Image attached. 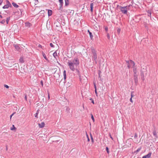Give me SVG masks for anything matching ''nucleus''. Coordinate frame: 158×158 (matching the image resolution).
I'll list each match as a JSON object with an SVG mask.
<instances>
[{
  "mask_svg": "<svg viewBox=\"0 0 158 158\" xmlns=\"http://www.w3.org/2000/svg\"><path fill=\"white\" fill-rule=\"evenodd\" d=\"M130 5H127L123 7L121 6L118 5L117 6V9L120 11L124 14H127V10L130 9L129 7Z\"/></svg>",
  "mask_w": 158,
  "mask_h": 158,
  "instance_id": "obj_1",
  "label": "nucleus"
},
{
  "mask_svg": "<svg viewBox=\"0 0 158 158\" xmlns=\"http://www.w3.org/2000/svg\"><path fill=\"white\" fill-rule=\"evenodd\" d=\"M91 52L93 55L92 56L93 60L95 62V63L97 64V56L96 53L97 51L94 49V48L92 47L91 48Z\"/></svg>",
  "mask_w": 158,
  "mask_h": 158,
  "instance_id": "obj_2",
  "label": "nucleus"
},
{
  "mask_svg": "<svg viewBox=\"0 0 158 158\" xmlns=\"http://www.w3.org/2000/svg\"><path fill=\"white\" fill-rule=\"evenodd\" d=\"M147 73L148 71L146 68H143L141 69L140 75L141 76V79L143 81L144 80V77L147 76Z\"/></svg>",
  "mask_w": 158,
  "mask_h": 158,
  "instance_id": "obj_3",
  "label": "nucleus"
},
{
  "mask_svg": "<svg viewBox=\"0 0 158 158\" xmlns=\"http://www.w3.org/2000/svg\"><path fill=\"white\" fill-rule=\"evenodd\" d=\"M68 66H69L70 69L73 71H74L75 69L74 68V64L71 61L69 60L68 63Z\"/></svg>",
  "mask_w": 158,
  "mask_h": 158,
  "instance_id": "obj_4",
  "label": "nucleus"
},
{
  "mask_svg": "<svg viewBox=\"0 0 158 158\" xmlns=\"http://www.w3.org/2000/svg\"><path fill=\"white\" fill-rule=\"evenodd\" d=\"M126 62L127 64V67L128 69H130L131 67H134L135 65L134 62L131 60L129 61H126Z\"/></svg>",
  "mask_w": 158,
  "mask_h": 158,
  "instance_id": "obj_5",
  "label": "nucleus"
},
{
  "mask_svg": "<svg viewBox=\"0 0 158 158\" xmlns=\"http://www.w3.org/2000/svg\"><path fill=\"white\" fill-rule=\"evenodd\" d=\"M9 7H12L11 4L8 0H6V4L2 7V8L3 9H6L8 8Z\"/></svg>",
  "mask_w": 158,
  "mask_h": 158,
  "instance_id": "obj_6",
  "label": "nucleus"
},
{
  "mask_svg": "<svg viewBox=\"0 0 158 158\" xmlns=\"http://www.w3.org/2000/svg\"><path fill=\"white\" fill-rule=\"evenodd\" d=\"M54 26L56 27V28L58 30H59L60 27L61 26L60 23L58 22V21H56L54 24Z\"/></svg>",
  "mask_w": 158,
  "mask_h": 158,
  "instance_id": "obj_7",
  "label": "nucleus"
},
{
  "mask_svg": "<svg viewBox=\"0 0 158 158\" xmlns=\"http://www.w3.org/2000/svg\"><path fill=\"white\" fill-rule=\"evenodd\" d=\"M73 64L76 66H77L79 64V59L78 58L75 57V58L72 62Z\"/></svg>",
  "mask_w": 158,
  "mask_h": 158,
  "instance_id": "obj_8",
  "label": "nucleus"
},
{
  "mask_svg": "<svg viewBox=\"0 0 158 158\" xmlns=\"http://www.w3.org/2000/svg\"><path fill=\"white\" fill-rule=\"evenodd\" d=\"M75 73L76 74V75H78L80 79H81V73L80 71H79L78 69H75Z\"/></svg>",
  "mask_w": 158,
  "mask_h": 158,
  "instance_id": "obj_9",
  "label": "nucleus"
},
{
  "mask_svg": "<svg viewBox=\"0 0 158 158\" xmlns=\"http://www.w3.org/2000/svg\"><path fill=\"white\" fill-rule=\"evenodd\" d=\"M60 2V7L59 10H61L63 9V0H58Z\"/></svg>",
  "mask_w": 158,
  "mask_h": 158,
  "instance_id": "obj_10",
  "label": "nucleus"
},
{
  "mask_svg": "<svg viewBox=\"0 0 158 158\" xmlns=\"http://www.w3.org/2000/svg\"><path fill=\"white\" fill-rule=\"evenodd\" d=\"M152 155V152H150L147 155L143 156L142 157L143 158H150Z\"/></svg>",
  "mask_w": 158,
  "mask_h": 158,
  "instance_id": "obj_11",
  "label": "nucleus"
},
{
  "mask_svg": "<svg viewBox=\"0 0 158 158\" xmlns=\"http://www.w3.org/2000/svg\"><path fill=\"white\" fill-rule=\"evenodd\" d=\"M38 125L39 127L40 128H43L45 126V124L44 122H42L41 123H39Z\"/></svg>",
  "mask_w": 158,
  "mask_h": 158,
  "instance_id": "obj_12",
  "label": "nucleus"
},
{
  "mask_svg": "<svg viewBox=\"0 0 158 158\" xmlns=\"http://www.w3.org/2000/svg\"><path fill=\"white\" fill-rule=\"evenodd\" d=\"M14 47H15V48L18 51H19L20 49L19 46L17 45L14 44Z\"/></svg>",
  "mask_w": 158,
  "mask_h": 158,
  "instance_id": "obj_13",
  "label": "nucleus"
},
{
  "mask_svg": "<svg viewBox=\"0 0 158 158\" xmlns=\"http://www.w3.org/2000/svg\"><path fill=\"white\" fill-rule=\"evenodd\" d=\"M134 79L135 84H137L138 82V76L134 77Z\"/></svg>",
  "mask_w": 158,
  "mask_h": 158,
  "instance_id": "obj_14",
  "label": "nucleus"
},
{
  "mask_svg": "<svg viewBox=\"0 0 158 158\" xmlns=\"http://www.w3.org/2000/svg\"><path fill=\"white\" fill-rule=\"evenodd\" d=\"M52 11L50 10H48V15L49 16H51L52 15Z\"/></svg>",
  "mask_w": 158,
  "mask_h": 158,
  "instance_id": "obj_15",
  "label": "nucleus"
},
{
  "mask_svg": "<svg viewBox=\"0 0 158 158\" xmlns=\"http://www.w3.org/2000/svg\"><path fill=\"white\" fill-rule=\"evenodd\" d=\"M19 61L21 63H23L24 62L23 58V57H20L19 59Z\"/></svg>",
  "mask_w": 158,
  "mask_h": 158,
  "instance_id": "obj_16",
  "label": "nucleus"
},
{
  "mask_svg": "<svg viewBox=\"0 0 158 158\" xmlns=\"http://www.w3.org/2000/svg\"><path fill=\"white\" fill-rule=\"evenodd\" d=\"M31 24L29 22H26L25 23V26L26 27H31Z\"/></svg>",
  "mask_w": 158,
  "mask_h": 158,
  "instance_id": "obj_17",
  "label": "nucleus"
},
{
  "mask_svg": "<svg viewBox=\"0 0 158 158\" xmlns=\"http://www.w3.org/2000/svg\"><path fill=\"white\" fill-rule=\"evenodd\" d=\"M153 135L155 136V137H156V138H157L158 137H157V133H156V130H154L153 131Z\"/></svg>",
  "mask_w": 158,
  "mask_h": 158,
  "instance_id": "obj_18",
  "label": "nucleus"
},
{
  "mask_svg": "<svg viewBox=\"0 0 158 158\" xmlns=\"http://www.w3.org/2000/svg\"><path fill=\"white\" fill-rule=\"evenodd\" d=\"M12 4L14 7L16 8H18L19 6L16 3L14 2L12 3Z\"/></svg>",
  "mask_w": 158,
  "mask_h": 158,
  "instance_id": "obj_19",
  "label": "nucleus"
},
{
  "mask_svg": "<svg viewBox=\"0 0 158 158\" xmlns=\"http://www.w3.org/2000/svg\"><path fill=\"white\" fill-rule=\"evenodd\" d=\"M42 54L43 57H44V58L46 60H48V59L47 58V57L46 56L45 54V53L43 52H42Z\"/></svg>",
  "mask_w": 158,
  "mask_h": 158,
  "instance_id": "obj_20",
  "label": "nucleus"
},
{
  "mask_svg": "<svg viewBox=\"0 0 158 158\" xmlns=\"http://www.w3.org/2000/svg\"><path fill=\"white\" fill-rule=\"evenodd\" d=\"M65 2V6H67L69 4V0H64Z\"/></svg>",
  "mask_w": 158,
  "mask_h": 158,
  "instance_id": "obj_21",
  "label": "nucleus"
},
{
  "mask_svg": "<svg viewBox=\"0 0 158 158\" xmlns=\"http://www.w3.org/2000/svg\"><path fill=\"white\" fill-rule=\"evenodd\" d=\"M94 4L93 3H91L90 4V11L91 12H93V7Z\"/></svg>",
  "mask_w": 158,
  "mask_h": 158,
  "instance_id": "obj_22",
  "label": "nucleus"
},
{
  "mask_svg": "<svg viewBox=\"0 0 158 158\" xmlns=\"http://www.w3.org/2000/svg\"><path fill=\"white\" fill-rule=\"evenodd\" d=\"M141 149V148H138L136 151L134 152V153H137Z\"/></svg>",
  "mask_w": 158,
  "mask_h": 158,
  "instance_id": "obj_23",
  "label": "nucleus"
},
{
  "mask_svg": "<svg viewBox=\"0 0 158 158\" xmlns=\"http://www.w3.org/2000/svg\"><path fill=\"white\" fill-rule=\"evenodd\" d=\"M148 16L149 17H151V12L150 10H148Z\"/></svg>",
  "mask_w": 158,
  "mask_h": 158,
  "instance_id": "obj_24",
  "label": "nucleus"
},
{
  "mask_svg": "<svg viewBox=\"0 0 158 158\" xmlns=\"http://www.w3.org/2000/svg\"><path fill=\"white\" fill-rule=\"evenodd\" d=\"M10 17H7L6 18V23L7 24H8V23L9 22V20H10Z\"/></svg>",
  "mask_w": 158,
  "mask_h": 158,
  "instance_id": "obj_25",
  "label": "nucleus"
},
{
  "mask_svg": "<svg viewBox=\"0 0 158 158\" xmlns=\"http://www.w3.org/2000/svg\"><path fill=\"white\" fill-rule=\"evenodd\" d=\"M89 35L90 36V38L91 40H92L93 38V36L92 35V33L91 32H90L89 33Z\"/></svg>",
  "mask_w": 158,
  "mask_h": 158,
  "instance_id": "obj_26",
  "label": "nucleus"
},
{
  "mask_svg": "<svg viewBox=\"0 0 158 158\" xmlns=\"http://www.w3.org/2000/svg\"><path fill=\"white\" fill-rule=\"evenodd\" d=\"M53 56L55 57V58H56V57L57 56V53L55 52L53 54Z\"/></svg>",
  "mask_w": 158,
  "mask_h": 158,
  "instance_id": "obj_27",
  "label": "nucleus"
},
{
  "mask_svg": "<svg viewBox=\"0 0 158 158\" xmlns=\"http://www.w3.org/2000/svg\"><path fill=\"white\" fill-rule=\"evenodd\" d=\"M12 127H13V128H11V130H16V128L15 127V126L14 125H12Z\"/></svg>",
  "mask_w": 158,
  "mask_h": 158,
  "instance_id": "obj_28",
  "label": "nucleus"
},
{
  "mask_svg": "<svg viewBox=\"0 0 158 158\" xmlns=\"http://www.w3.org/2000/svg\"><path fill=\"white\" fill-rule=\"evenodd\" d=\"M91 118H92V120L93 121V122H94L95 121V120H94V116L92 114H91Z\"/></svg>",
  "mask_w": 158,
  "mask_h": 158,
  "instance_id": "obj_29",
  "label": "nucleus"
},
{
  "mask_svg": "<svg viewBox=\"0 0 158 158\" xmlns=\"http://www.w3.org/2000/svg\"><path fill=\"white\" fill-rule=\"evenodd\" d=\"M90 138H91V141L93 143L94 142V140L93 139V136L91 134H90Z\"/></svg>",
  "mask_w": 158,
  "mask_h": 158,
  "instance_id": "obj_30",
  "label": "nucleus"
},
{
  "mask_svg": "<svg viewBox=\"0 0 158 158\" xmlns=\"http://www.w3.org/2000/svg\"><path fill=\"white\" fill-rule=\"evenodd\" d=\"M106 152L107 153L109 154V148L108 147H106Z\"/></svg>",
  "mask_w": 158,
  "mask_h": 158,
  "instance_id": "obj_31",
  "label": "nucleus"
},
{
  "mask_svg": "<svg viewBox=\"0 0 158 158\" xmlns=\"http://www.w3.org/2000/svg\"><path fill=\"white\" fill-rule=\"evenodd\" d=\"M133 71L134 73H137V70H136V68H134L133 70Z\"/></svg>",
  "mask_w": 158,
  "mask_h": 158,
  "instance_id": "obj_32",
  "label": "nucleus"
},
{
  "mask_svg": "<svg viewBox=\"0 0 158 158\" xmlns=\"http://www.w3.org/2000/svg\"><path fill=\"white\" fill-rule=\"evenodd\" d=\"M5 20L4 19L2 20V21H0V23L3 24L5 23Z\"/></svg>",
  "mask_w": 158,
  "mask_h": 158,
  "instance_id": "obj_33",
  "label": "nucleus"
},
{
  "mask_svg": "<svg viewBox=\"0 0 158 158\" xmlns=\"http://www.w3.org/2000/svg\"><path fill=\"white\" fill-rule=\"evenodd\" d=\"M133 76H134H134H138V75H137V73H134Z\"/></svg>",
  "mask_w": 158,
  "mask_h": 158,
  "instance_id": "obj_34",
  "label": "nucleus"
},
{
  "mask_svg": "<svg viewBox=\"0 0 158 158\" xmlns=\"http://www.w3.org/2000/svg\"><path fill=\"white\" fill-rule=\"evenodd\" d=\"M40 84H41V85L43 87V85H44L43 81H42V80L41 81H40Z\"/></svg>",
  "mask_w": 158,
  "mask_h": 158,
  "instance_id": "obj_35",
  "label": "nucleus"
},
{
  "mask_svg": "<svg viewBox=\"0 0 158 158\" xmlns=\"http://www.w3.org/2000/svg\"><path fill=\"white\" fill-rule=\"evenodd\" d=\"M50 45L51 47H52V48L54 47V46L52 43H50Z\"/></svg>",
  "mask_w": 158,
  "mask_h": 158,
  "instance_id": "obj_36",
  "label": "nucleus"
},
{
  "mask_svg": "<svg viewBox=\"0 0 158 158\" xmlns=\"http://www.w3.org/2000/svg\"><path fill=\"white\" fill-rule=\"evenodd\" d=\"M86 136L87 138V140L88 142H89L90 141V139L89 138V136L88 135L86 134Z\"/></svg>",
  "mask_w": 158,
  "mask_h": 158,
  "instance_id": "obj_37",
  "label": "nucleus"
},
{
  "mask_svg": "<svg viewBox=\"0 0 158 158\" xmlns=\"http://www.w3.org/2000/svg\"><path fill=\"white\" fill-rule=\"evenodd\" d=\"M90 100L92 102L93 104H94V100H93V99L92 98H91L90 99Z\"/></svg>",
  "mask_w": 158,
  "mask_h": 158,
  "instance_id": "obj_38",
  "label": "nucleus"
},
{
  "mask_svg": "<svg viewBox=\"0 0 158 158\" xmlns=\"http://www.w3.org/2000/svg\"><path fill=\"white\" fill-rule=\"evenodd\" d=\"M109 136H110V138H111V139L112 140H114V139H113V138L112 137V136H111V134H110H110H109Z\"/></svg>",
  "mask_w": 158,
  "mask_h": 158,
  "instance_id": "obj_39",
  "label": "nucleus"
},
{
  "mask_svg": "<svg viewBox=\"0 0 158 158\" xmlns=\"http://www.w3.org/2000/svg\"><path fill=\"white\" fill-rule=\"evenodd\" d=\"M4 86L7 89L9 88V86L8 85H4Z\"/></svg>",
  "mask_w": 158,
  "mask_h": 158,
  "instance_id": "obj_40",
  "label": "nucleus"
},
{
  "mask_svg": "<svg viewBox=\"0 0 158 158\" xmlns=\"http://www.w3.org/2000/svg\"><path fill=\"white\" fill-rule=\"evenodd\" d=\"M105 29L106 31H107L108 30V27H105Z\"/></svg>",
  "mask_w": 158,
  "mask_h": 158,
  "instance_id": "obj_41",
  "label": "nucleus"
},
{
  "mask_svg": "<svg viewBox=\"0 0 158 158\" xmlns=\"http://www.w3.org/2000/svg\"><path fill=\"white\" fill-rule=\"evenodd\" d=\"M121 30L120 28H118L117 29V31L118 33H119L120 31Z\"/></svg>",
  "mask_w": 158,
  "mask_h": 158,
  "instance_id": "obj_42",
  "label": "nucleus"
},
{
  "mask_svg": "<svg viewBox=\"0 0 158 158\" xmlns=\"http://www.w3.org/2000/svg\"><path fill=\"white\" fill-rule=\"evenodd\" d=\"M107 36L108 39H110V36L108 33H107Z\"/></svg>",
  "mask_w": 158,
  "mask_h": 158,
  "instance_id": "obj_43",
  "label": "nucleus"
},
{
  "mask_svg": "<svg viewBox=\"0 0 158 158\" xmlns=\"http://www.w3.org/2000/svg\"><path fill=\"white\" fill-rule=\"evenodd\" d=\"M38 114L37 113H35V116L36 118H38Z\"/></svg>",
  "mask_w": 158,
  "mask_h": 158,
  "instance_id": "obj_44",
  "label": "nucleus"
},
{
  "mask_svg": "<svg viewBox=\"0 0 158 158\" xmlns=\"http://www.w3.org/2000/svg\"><path fill=\"white\" fill-rule=\"evenodd\" d=\"M63 76L66 75V71L65 70L63 71Z\"/></svg>",
  "mask_w": 158,
  "mask_h": 158,
  "instance_id": "obj_45",
  "label": "nucleus"
},
{
  "mask_svg": "<svg viewBox=\"0 0 158 158\" xmlns=\"http://www.w3.org/2000/svg\"><path fill=\"white\" fill-rule=\"evenodd\" d=\"M137 134L136 133H135V135H134V138H137Z\"/></svg>",
  "mask_w": 158,
  "mask_h": 158,
  "instance_id": "obj_46",
  "label": "nucleus"
},
{
  "mask_svg": "<svg viewBox=\"0 0 158 158\" xmlns=\"http://www.w3.org/2000/svg\"><path fill=\"white\" fill-rule=\"evenodd\" d=\"M64 82L65 83L66 82V81H65V79H66V75L64 76Z\"/></svg>",
  "mask_w": 158,
  "mask_h": 158,
  "instance_id": "obj_47",
  "label": "nucleus"
},
{
  "mask_svg": "<svg viewBox=\"0 0 158 158\" xmlns=\"http://www.w3.org/2000/svg\"><path fill=\"white\" fill-rule=\"evenodd\" d=\"M3 2V0H0V5H1Z\"/></svg>",
  "mask_w": 158,
  "mask_h": 158,
  "instance_id": "obj_48",
  "label": "nucleus"
},
{
  "mask_svg": "<svg viewBox=\"0 0 158 158\" xmlns=\"http://www.w3.org/2000/svg\"><path fill=\"white\" fill-rule=\"evenodd\" d=\"M101 73V72L100 71H99V73H98L99 77H101V76H100V75Z\"/></svg>",
  "mask_w": 158,
  "mask_h": 158,
  "instance_id": "obj_49",
  "label": "nucleus"
},
{
  "mask_svg": "<svg viewBox=\"0 0 158 158\" xmlns=\"http://www.w3.org/2000/svg\"><path fill=\"white\" fill-rule=\"evenodd\" d=\"M95 94H96V95L97 96H98V94H97V90L96 89H95Z\"/></svg>",
  "mask_w": 158,
  "mask_h": 158,
  "instance_id": "obj_50",
  "label": "nucleus"
},
{
  "mask_svg": "<svg viewBox=\"0 0 158 158\" xmlns=\"http://www.w3.org/2000/svg\"><path fill=\"white\" fill-rule=\"evenodd\" d=\"M130 101L131 102H133V101H132V98H131L130 99Z\"/></svg>",
  "mask_w": 158,
  "mask_h": 158,
  "instance_id": "obj_51",
  "label": "nucleus"
},
{
  "mask_svg": "<svg viewBox=\"0 0 158 158\" xmlns=\"http://www.w3.org/2000/svg\"><path fill=\"white\" fill-rule=\"evenodd\" d=\"M25 99L26 100H27V95H26L25 96Z\"/></svg>",
  "mask_w": 158,
  "mask_h": 158,
  "instance_id": "obj_52",
  "label": "nucleus"
},
{
  "mask_svg": "<svg viewBox=\"0 0 158 158\" xmlns=\"http://www.w3.org/2000/svg\"><path fill=\"white\" fill-rule=\"evenodd\" d=\"M40 111V110H38L37 112H36V113H37L38 114L39 113V111Z\"/></svg>",
  "mask_w": 158,
  "mask_h": 158,
  "instance_id": "obj_53",
  "label": "nucleus"
},
{
  "mask_svg": "<svg viewBox=\"0 0 158 158\" xmlns=\"http://www.w3.org/2000/svg\"><path fill=\"white\" fill-rule=\"evenodd\" d=\"M131 98H132V97L134 96V95L132 94V93H131Z\"/></svg>",
  "mask_w": 158,
  "mask_h": 158,
  "instance_id": "obj_54",
  "label": "nucleus"
},
{
  "mask_svg": "<svg viewBox=\"0 0 158 158\" xmlns=\"http://www.w3.org/2000/svg\"><path fill=\"white\" fill-rule=\"evenodd\" d=\"M38 47H40V48H42V46L41 45H40V44H39V45Z\"/></svg>",
  "mask_w": 158,
  "mask_h": 158,
  "instance_id": "obj_55",
  "label": "nucleus"
},
{
  "mask_svg": "<svg viewBox=\"0 0 158 158\" xmlns=\"http://www.w3.org/2000/svg\"><path fill=\"white\" fill-rule=\"evenodd\" d=\"M1 13H0V17L1 18H2V15H1Z\"/></svg>",
  "mask_w": 158,
  "mask_h": 158,
  "instance_id": "obj_56",
  "label": "nucleus"
},
{
  "mask_svg": "<svg viewBox=\"0 0 158 158\" xmlns=\"http://www.w3.org/2000/svg\"><path fill=\"white\" fill-rule=\"evenodd\" d=\"M15 112H14L11 115V116H12L14 114H15Z\"/></svg>",
  "mask_w": 158,
  "mask_h": 158,
  "instance_id": "obj_57",
  "label": "nucleus"
},
{
  "mask_svg": "<svg viewBox=\"0 0 158 158\" xmlns=\"http://www.w3.org/2000/svg\"><path fill=\"white\" fill-rule=\"evenodd\" d=\"M15 112H14L11 115V116H12L14 114H15Z\"/></svg>",
  "mask_w": 158,
  "mask_h": 158,
  "instance_id": "obj_58",
  "label": "nucleus"
},
{
  "mask_svg": "<svg viewBox=\"0 0 158 158\" xmlns=\"http://www.w3.org/2000/svg\"><path fill=\"white\" fill-rule=\"evenodd\" d=\"M6 151H7L8 150V147L7 145H6Z\"/></svg>",
  "mask_w": 158,
  "mask_h": 158,
  "instance_id": "obj_59",
  "label": "nucleus"
},
{
  "mask_svg": "<svg viewBox=\"0 0 158 158\" xmlns=\"http://www.w3.org/2000/svg\"><path fill=\"white\" fill-rule=\"evenodd\" d=\"M48 99H50V96L48 94Z\"/></svg>",
  "mask_w": 158,
  "mask_h": 158,
  "instance_id": "obj_60",
  "label": "nucleus"
},
{
  "mask_svg": "<svg viewBox=\"0 0 158 158\" xmlns=\"http://www.w3.org/2000/svg\"><path fill=\"white\" fill-rule=\"evenodd\" d=\"M88 32L89 33H89L90 32H91L89 30H88Z\"/></svg>",
  "mask_w": 158,
  "mask_h": 158,
  "instance_id": "obj_61",
  "label": "nucleus"
},
{
  "mask_svg": "<svg viewBox=\"0 0 158 158\" xmlns=\"http://www.w3.org/2000/svg\"><path fill=\"white\" fill-rule=\"evenodd\" d=\"M94 88H95V89H96V86L95 85H94Z\"/></svg>",
  "mask_w": 158,
  "mask_h": 158,
  "instance_id": "obj_62",
  "label": "nucleus"
},
{
  "mask_svg": "<svg viewBox=\"0 0 158 158\" xmlns=\"http://www.w3.org/2000/svg\"><path fill=\"white\" fill-rule=\"evenodd\" d=\"M12 116H11V115H10V119H11V118H12Z\"/></svg>",
  "mask_w": 158,
  "mask_h": 158,
  "instance_id": "obj_63",
  "label": "nucleus"
},
{
  "mask_svg": "<svg viewBox=\"0 0 158 158\" xmlns=\"http://www.w3.org/2000/svg\"><path fill=\"white\" fill-rule=\"evenodd\" d=\"M145 27H147V25H145Z\"/></svg>",
  "mask_w": 158,
  "mask_h": 158,
  "instance_id": "obj_64",
  "label": "nucleus"
}]
</instances>
